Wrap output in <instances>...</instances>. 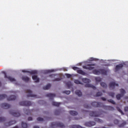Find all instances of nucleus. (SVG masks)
Here are the masks:
<instances>
[{"mask_svg": "<svg viewBox=\"0 0 128 128\" xmlns=\"http://www.w3.org/2000/svg\"><path fill=\"white\" fill-rule=\"evenodd\" d=\"M92 106L94 108H103L104 110H114V107L112 106H104V104L102 102H94L92 103Z\"/></svg>", "mask_w": 128, "mask_h": 128, "instance_id": "obj_1", "label": "nucleus"}, {"mask_svg": "<svg viewBox=\"0 0 128 128\" xmlns=\"http://www.w3.org/2000/svg\"><path fill=\"white\" fill-rule=\"evenodd\" d=\"M82 80L84 84H85V88H92L93 90H96V88L94 86V85L88 84L90 82V80L87 78H82Z\"/></svg>", "mask_w": 128, "mask_h": 128, "instance_id": "obj_2", "label": "nucleus"}, {"mask_svg": "<svg viewBox=\"0 0 128 128\" xmlns=\"http://www.w3.org/2000/svg\"><path fill=\"white\" fill-rule=\"evenodd\" d=\"M93 74H103L104 76H106V70L104 69H100L99 70H93Z\"/></svg>", "mask_w": 128, "mask_h": 128, "instance_id": "obj_3", "label": "nucleus"}, {"mask_svg": "<svg viewBox=\"0 0 128 128\" xmlns=\"http://www.w3.org/2000/svg\"><path fill=\"white\" fill-rule=\"evenodd\" d=\"M51 127L53 128H64V125L60 122H54L51 124Z\"/></svg>", "mask_w": 128, "mask_h": 128, "instance_id": "obj_4", "label": "nucleus"}, {"mask_svg": "<svg viewBox=\"0 0 128 128\" xmlns=\"http://www.w3.org/2000/svg\"><path fill=\"white\" fill-rule=\"evenodd\" d=\"M10 114L13 116H16V118H18V116H20V111H14V110H10Z\"/></svg>", "mask_w": 128, "mask_h": 128, "instance_id": "obj_5", "label": "nucleus"}, {"mask_svg": "<svg viewBox=\"0 0 128 128\" xmlns=\"http://www.w3.org/2000/svg\"><path fill=\"white\" fill-rule=\"evenodd\" d=\"M20 106H32V102L30 101H23L19 102Z\"/></svg>", "mask_w": 128, "mask_h": 128, "instance_id": "obj_6", "label": "nucleus"}, {"mask_svg": "<svg viewBox=\"0 0 128 128\" xmlns=\"http://www.w3.org/2000/svg\"><path fill=\"white\" fill-rule=\"evenodd\" d=\"M92 66H96V64H88L86 66H83V68L88 70H92L94 68V67Z\"/></svg>", "mask_w": 128, "mask_h": 128, "instance_id": "obj_7", "label": "nucleus"}, {"mask_svg": "<svg viewBox=\"0 0 128 128\" xmlns=\"http://www.w3.org/2000/svg\"><path fill=\"white\" fill-rule=\"evenodd\" d=\"M116 86H118V84L116 83V82H111L109 84V88L110 90H114Z\"/></svg>", "mask_w": 128, "mask_h": 128, "instance_id": "obj_8", "label": "nucleus"}, {"mask_svg": "<svg viewBox=\"0 0 128 128\" xmlns=\"http://www.w3.org/2000/svg\"><path fill=\"white\" fill-rule=\"evenodd\" d=\"M26 93L28 94L27 95L28 98H36V96L32 94V92L30 90H26Z\"/></svg>", "mask_w": 128, "mask_h": 128, "instance_id": "obj_9", "label": "nucleus"}, {"mask_svg": "<svg viewBox=\"0 0 128 128\" xmlns=\"http://www.w3.org/2000/svg\"><path fill=\"white\" fill-rule=\"evenodd\" d=\"M85 126L89 127L94 126H96V122L94 121L88 122L85 123Z\"/></svg>", "mask_w": 128, "mask_h": 128, "instance_id": "obj_10", "label": "nucleus"}, {"mask_svg": "<svg viewBox=\"0 0 128 128\" xmlns=\"http://www.w3.org/2000/svg\"><path fill=\"white\" fill-rule=\"evenodd\" d=\"M89 114L90 116H100V114L98 112H90Z\"/></svg>", "mask_w": 128, "mask_h": 128, "instance_id": "obj_11", "label": "nucleus"}, {"mask_svg": "<svg viewBox=\"0 0 128 128\" xmlns=\"http://www.w3.org/2000/svg\"><path fill=\"white\" fill-rule=\"evenodd\" d=\"M4 78H8V80L12 82H16V79H14V78H12V76H8V75H6V72H4Z\"/></svg>", "mask_w": 128, "mask_h": 128, "instance_id": "obj_12", "label": "nucleus"}, {"mask_svg": "<svg viewBox=\"0 0 128 128\" xmlns=\"http://www.w3.org/2000/svg\"><path fill=\"white\" fill-rule=\"evenodd\" d=\"M0 106L1 108H4V110H8V108H10V105L6 103L2 104Z\"/></svg>", "mask_w": 128, "mask_h": 128, "instance_id": "obj_13", "label": "nucleus"}, {"mask_svg": "<svg viewBox=\"0 0 128 128\" xmlns=\"http://www.w3.org/2000/svg\"><path fill=\"white\" fill-rule=\"evenodd\" d=\"M124 68V64H119L116 65L115 67V72H118L120 70H122Z\"/></svg>", "mask_w": 128, "mask_h": 128, "instance_id": "obj_14", "label": "nucleus"}, {"mask_svg": "<svg viewBox=\"0 0 128 128\" xmlns=\"http://www.w3.org/2000/svg\"><path fill=\"white\" fill-rule=\"evenodd\" d=\"M22 72H28V74H38V71L36 70H32V71H26V70H22Z\"/></svg>", "mask_w": 128, "mask_h": 128, "instance_id": "obj_15", "label": "nucleus"}, {"mask_svg": "<svg viewBox=\"0 0 128 128\" xmlns=\"http://www.w3.org/2000/svg\"><path fill=\"white\" fill-rule=\"evenodd\" d=\"M46 96H47L48 98H50V100H54V98H55L56 96V94L52 93H48V94H46Z\"/></svg>", "mask_w": 128, "mask_h": 128, "instance_id": "obj_16", "label": "nucleus"}, {"mask_svg": "<svg viewBox=\"0 0 128 128\" xmlns=\"http://www.w3.org/2000/svg\"><path fill=\"white\" fill-rule=\"evenodd\" d=\"M32 78L34 80L35 82H40V78H38V76L34 75L32 76Z\"/></svg>", "mask_w": 128, "mask_h": 128, "instance_id": "obj_17", "label": "nucleus"}, {"mask_svg": "<svg viewBox=\"0 0 128 128\" xmlns=\"http://www.w3.org/2000/svg\"><path fill=\"white\" fill-rule=\"evenodd\" d=\"M16 124V121L12 120L6 124V126H12V124Z\"/></svg>", "mask_w": 128, "mask_h": 128, "instance_id": "obj_18", "label": "nucleus"}, {"mask_svg": "<svg viewBox=\"0 0 128 128\" xmlns=\"http://www.w3.org/2000/svg\"><path fill=\"white\" fill-rule=\"evenodd\" d=\"M16 98L15 96H10L7 98V100H14Z\"/></svg>", "mask_w": 128, "mask_h": 128, "instance_id": "obj_19", "label": "nucleus"}, {"mask_svg": "<svg viewBox=\"0 0 128 128\" xmlns=\"http://www.w3.org/2000/svg\"><path fill=\"white\" fill-rule=\"evenodd\" d=\"M22 80H24V82H29L30 78L26 76H23L22 77Z\"/></svg>", "mask_w": 128, "mask_h": 128, "instance_id": "obj_20", "label": "nucleus"}, {"mask_svg": "<svg viewBox=\"0 0 128 128\" xmlns=\"http://www.w3.org/2000/svg\"><path fill=\"white\" fill-rule=\"evenodd\" d=\"M75 92H76V94L77 96H82V93L80 90H76Z\"/></svg>", "mask_w": 128, "mask_h": 128, "instance_id": "obj_21", "label": "nucleus"}, {"mask_svg": "<svg viewBox=\"0 0 128 128\" xmlns=\"http://www.w3.org/2000/svg\"><path fill=\"white\" fill-rule=\"evenodd\" d=\"M94 120L95 122H98V124H102V122H104V121H102V120L98 118H94Z\"/></svg>", "mask_w": 128, "mask_h": 128, "instance_id": "obj_22", "label": "nucleus"}, {"mask_svg": "<svg viewBox=\"0 0 128 128\" xmlns=\"http://www.w3.org/2000/svg\"><path fill=\"white\" fill-rule=\"evenodd\" d=\"M78 74H82V76H86V74L82 70H77Z\"/></svg>", "mask_w": 128, "mask_h": 128, "instance_id": "obj_23", "label": "nucleus"}, {"mask_svg": "<svg viewBox=\"0 0 128 128\" xmlns=\"http://www.w3.org/2000/svg\"><path fill=\"white\" fill-rule=\"evenodd\" d=\"M6 98H8V96L4 94H0V100H4Z\"/></svg>", "mask_w": 128, "mask_h": 128, "instance_id": "obj_24", "label": "nucleus"}, {"mask_svg": "<svg viewBox=\"0 0 128 128\" xmlns=\"http://www.w3.org/2000/svg\"><path fill=\"white\" fill-rule=\"evenodd\" d=\"M69 112L71 116H78V112L76 111L70 110Z\"/></svg>", "mask_w": 128, "mask_h": 128, "instance_id": "obj_25", "label": "nucleus"}, {"mask_svg": "<svg viewBox=\"0 0 128 128\" xmlns=\"http://www.w3.org/2000/svg\"><path fill=\"white\" fill-rule=\"evenodd\" d=\"M32 112H34V110H30L29 109H28L26 110V114L30 116V114H32Z\"/></svg>", "mask_w": 128, "mask_h": 128, "instance_id": "obj_26", "label": "nucleus"}, {"mask_svg": "<svg viewBox=\"0 0 128 128\" xmlns=\"http://www.w3.org/2000/svg\"><path fill=\"white\" fill-rule=\"evenodd\" d=\"M50 86H52L50 84H48L46 86L43 87V90H49L50 88Z\"/></svg>", "mask_w": 128, "mask_h": 128, "instance_id": "obj_27", "label": "nucleus"}, {"mask_svg": "<svg viewBox=\"0 0 128 128\" xmlns=\"http://www.w3.org/2000/svg\"><path fill=\"white\" fill-rule=\"evenodd\" d=\"M122 96H124V94H118L116 96V98H117L118 100H120L121 98H122Z\"/></svg>", "mask_w": 128, "mask_h": 128, "instance_id": "obj_28", "label": "nucleus"}, {"mask_svg": "<svg viewBox=\"0 0 128 128\" xmlns=\"http://www.w3.org/2000/svg\"><path fill=\"white\" fill-rule=\"evenodd\" d=\"M74 82L76 84H82V82H80V80H74Z\"/></svg>", "mask_w": 128, "mask_h": 128, "instance_id": "obj_29", "label": "nucleus"}, {"mask_svg": "<svg viewBox=\"0 0 128 128\" xmlns=\"http://www.w3.org/2000/svg\"><path fill=\"white\" fill-rule=\"evenodd\" d=\"M52 105L54 106H60V103L53 102H52Z\"/></svg>", "mask_w": 128, "mask_h": 128, "instance_id": "obj_30", "label": "nucleus"}, {"mask_svg": "<svg viewBox=\"0 0 128 128\" xmlns=\"http://www.w3.org/2000/svg\"><path fill=\"white\" fill-rule=\"evenodd\" d=\"M100 84L101 86H102L104 88H108V85H106V84L104 82H101Z\"/></svg>", "mask_w": 128, "mask_h": 128, "instance_id": "obj_31", "label": "nucleus"}, {"mask_svg": "<svg viewBox=\"0 0 128 128\" xmlns=\"http://www.w3.org/2000/svg\"><path fill=\"white\" fill-rule=\"evenodd\" d=\"M22 128H28V124L24 122H22Z\"/></svg>", "mask_w": 128, "mask_h": 128, "instance_id": "obj_32", "label": "nucleus"}, {"mask_svg": "<svg viewBox=\"0 0 128 128\" xmlns=\"http://www.w3.org/2000/svg\"><path fill=\"white\" fill-rule=\"evenodd\" d=\"M95 80H96V82H102V78L100 77H96L95 78Z\"/></svg>", "mask_w": 128, "mask_h": 128, "instance_id": "obj_33", "label": "nucleus"}, {"mask_svg": "<svg viewBox=\"0 0 128 128\" xmlns=\"http://www.w3.org/2000/svg\"><path fill=\"white\" fill-rule=\"evenodd\" d=\"M66 86H67L68 88H70L72 85V82H68L66 84Z\"/></svg>", "mask_w": 128, "mask_h": 128, "instance_id": "obj_34", "label": "nucleus"}, {"mask_svg": "<svg viewBox=\"0 0 128 128\" xmlns=\"http://www.w3.org/2000/svg\"><path fill=\"white\" fill-rule=\"evenodd\" d=\"M70 128H82V126L76 125H72Z\"/></svg>", "mask_w": 128, "mask_h": 128, "instance_id": "obj_35", "label": "nucleus"}, {"mask_svg": "<svg viewBox=\"0 0 128 128\" xmlns=\"http://www.w3.org/2000/svg\"><path fill=\"white\" fill-rule=\"evenodd\" d=\"M108 102H110L111 104H116V102L114 101V100H112V99H110L108 100Z\"/></svg>", "mask_w": 128, "mask_h": 128, "instance_id": "obj_36", "label": "nucleus"}, {"mask_svg": "<svg viewBox=\"0 0 128 128\" xmlns=\"http://www.w3.org/2000/svg\"><path fill=\"white\" fill-rule=\"evenodd\" d=\"M108 94L110 96H112V98H114V93L112 92H108Z\"/></svg>", "mask_w": 128, "mask_h": 128, "instance_id": "obj_37", "label": "nucleus"}, {"mask_svg": "<svg viewBox=\"0 0 128 128\" xmlns=\"http://www.w3.org/2000/svg\"><path fill=\"white\" fill-rule=\"evenodd\" d=\"M116 108L117 110H118V112H120V114H124V112H122V110H120V108L118 107H116Z\"/></svg>", "mask_w": 128, "mask_h": 128, "instance_id": "obj_38", "label": "nucleus"}, {"mask_svg": "<svg viewBox=\"0 0 128 128\" xmlns=\"http://www.w3.org/2000/svg\"><path fill=\"white\" fill-rule=\"evenodd\" d=\"M120 94H126V90H124V89H120Z\"/></svg>", "mask_w": 128, "mask_h": 128, "instance_id": "obj_39", "label": "nucleus"}, {"mask_svg": "<svg viewBox=\"0 0 128 128\" xmlns=\"http://www.w3.org/2000/svg\"><path fill=\"white\" fill-rule=\"evenodd\" d=\"M60 110H55L54 114L56 116L60 114Z\"/></svg>", "mask_w": 128, "mask_h": 128, "instance_id": "obj_40", "label": "nucleus"}, {"mask_svg": "<svg viewBox=\"0 0 128 128\" xmlns=\"http://www.w3.org/2000/svg\"><path fill=\"white\" fill-rule=\"evenodd\" d=\"M102 96V92H98L96 94V96Z\"/></svg>", "mask_w": 128, "mask_h": 128, "instance_id": "obj_41", "label": "nucleus"}, {"mask_svg": "<svg viewBox=\"0 0 128 128\" xmlns=\"http://www.w3.org/2000/svg\"><path fill=\"white\" fill-rule=\"evenodd\" d=\"M6 120V118L4 117H0V122H2Z\"/></svg>", "mask_w": 128, "mask_h": 128, "instance_id": "obj_42", "label": "nucleus"}, {"mask_svg": "<svg viewBox=\"0 0 128 128\" xmlns=\"http://www.w3.org/2000/svg\"><path fill=\"white\" fill-rule=\"evenodd\" d=\"M63 94H70V91L64 90V91H63Z\"/></svg>", "mask_w": 128, "mask_h": 128, "instance_id": "obj_43", "label": "nucleus"}, {"mask_svg": "<svg viewBox=\"0 0 128 128\" xmlns=\"http://www.w3.org/2000/svg\"><path fill=\"white\" fill-rule=\"evenodd\" d=\"M37 120H38V122H44V118L38 117L37 118Z\"/></svg>", "mask_w": 128, "mask_h": 128, "instance_id": "obj_44", "label": "nucleus"}, {"mask_svg": "<svg viewBox=\"0 0 128 128\" xmlns=\"http://www.w3.org/2000/svg\"><path fill=\"white\" fill-rule=\"evenodd\" d=\"M62 80V78H56L53 80V82H60Z\"/></svg>", "mask_w": 128, "mask_h": 128, "instance_id": "obj_45", "label": "nucleus"}, {"mask_svg": "<svg viewBox=\"0 0 128 128\" xmlns=\"http://www.w3.org/2000/svg\"><path fill=\"white\" fill-rule=\"evenodd\" d=\"M54 71V70H47L46 71V74H50V72H52Z\"/></svg>", "mask_w": 128, "mask_h": 128, "instance_id": "obj_46", "label": "nucleus"}, {"mask_svg": "<svg viewBox=\"0 0 128 128\" xmlns=\"http://www.w3.org/2000/svg\"><path fill=\"white\" fill-rule=\"evenodd\" d=\"M119 121L118 120H114V124H118Z\"/></svg>", "mask_w": 128, "mask_h": 128, "instance_id": "obj_47", "label": "nucleus"}, {"mask_svg": "<svg viewBox=\"0 0 128 128\" xmlns=\"http://www.w3.org/2000/svg\"><path fill=\"white\" fill-rule=\"evenodd\" d=\"M66 76L68 78H72V75H70V74H66Z\"/></svg>", "mask_w": 128, "mask_h": 128, "instance_id": "obj_48", "label": "nucleus"}, {"mask_svg": "<svg viewBox=\"0 0 128 128\" xmlns=\"http://www.w3.org/2000/svg\"><path fill=\"white\" fill-rule=\"evenodd\" d=\"M78 68H78V67H76V66L72 67V70H78Z\"/></svg>", "mask_w": 128, "mask_h": 128, "instance_id": "obj_49", "label": "nucleus"}, {"mask_svg": "<svg viewBox=\"0 0 128 128\" xmlns=\"http://www.w3.org/2000/svg\"><path fill=\"white\" fill-rule=\"evenodd\" d=\"M125 124H126V122H123L122 124H120L119 126L120 128H122V126H125Z\"/></svg>", "mask_w": 128, "mask_h": 128, "instance_id": "obj_50", "label": "nucleus"}, {"mask_svg": "<svg viewBox=\"0 0 128 128\" xmlns=\"http://www.w3.org/2000/svg\"><path fill=\"white\" fill-rule=\"evenodd\" d=\"M124 112H128V106H126L124 108Z\"/></svg>", "mask_w": 128, "mask_h": 128, "instance_id": "obj_51", "label": "nucleus"}, {"mask_svg": "<svg viewBox=\"0 0 128 128\" xmlns=\"http://www.w3.org/2000/svg\"><path fill=\"white\" fill-rule=\"evenodd\" d=\"M85 108H90V106L88 104L84 105Z\"/></svg>", "mask_w": 128, "mask_h": 128, "instance_id": "obj_52", "label": "nucleus"}, {"mask_svg": "<svg viewBox=\"0 0 128 128\" xmlns=\"http://www.w3.org/2000/svg\"><path fill=\"white\" fill-rule=\"evenodd\" d=\"M101 99L102 100H103L104 102H106V98H104V97H102L101 98Z\"/></svg>", "mask_w": 128, "mask_h": 128, "instance_id": "obj_53", "label": "nucleus"}, {"mask_svg": "<svg viewBox=\"0 0 128 128\" xmlns=\"http://www.w3.org/2000/svg\"><path fill=\"white\" fill-rule=\"evenodd\" d=\"M56 76V75L54 74H50V75L49 76L50 78H53V76Z\"/></svg>", "mask_w": 128, "mask_h": 128, "instance_id": "obj_54", "label": "nucleus"}, {"mask_svg": "<svg viewBox=\"0 0 128 128\" xmlns=\"http://www.w3.org/2000/svg\"><path fill=\"white\" fill-rule=\"evenodd\" d=\"M28 120H32V117L28 118Z\"/></svg>", "mask_w": 128, "mask_h": 128, "instance_id": "obj_55", "label": "nucleus"}, {"mask_svg": "<svg viewBox=\"0 0 128 128\" xmlns=\"http://www.w3.org/2000/svg\"><path fill=\"white\" fill-rule=\"evenodd\" d=\"M34 128H40L38 126H34Z\"/></svg>", "mask_w": 128, "mask_h": 128, "instance_id": "obj_56", "label": "nucleus"}, {"mask_svg": "<svg viewBox=\"0 0 128 128\" xmlns=\"http://www.w3.org/2000/svg\"><path fill=\"white\" fill-rule=\"evenodd\" d=\"M102 92H106V91L104 90H102Z\"/></svg>", "mask_w": 128, "mask_h": 128, "instance_id": "obj_57", "label": "nucleus"}, {"mask_svg": "<svg viewBox=\"0 0 128 128\" xmlns=\"http://www.w3.org/2000/svg\"><path fill=\"white\" fill-rule=\"evenodd\" d=\"M125 98H126V100H127L128 97H127V96L125 97Z\"/></svg>", "mask_w": 128, "mask_h": 128, "instance_id": "obj_58", "label": "nucleus"}, {"mask_svg": "<svg viewBox=\"0 0 128 128\" xmlns=\"http://www.w3.org/2000/svg\"><path fill=\"white\" fill-rule=\"evenodd\" d=\"M2 84L0 83V86Z\"/></svg>", "mask_w": 128, "mask_h": 128, "instance_id": "obj_59", "label": "nucleus"}]
</instances>
